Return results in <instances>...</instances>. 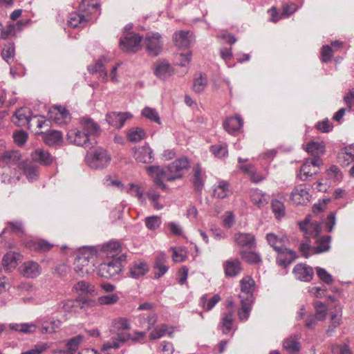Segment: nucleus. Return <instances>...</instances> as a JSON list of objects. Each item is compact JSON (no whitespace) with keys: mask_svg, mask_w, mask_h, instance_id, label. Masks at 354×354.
Returning a JSON list of instances; mask_svg holds the SVG:
<instances>
[{"mask_svg":"<svg viewBox=\"0 0 354 354\" xmlns=\"http://www.w3.org/2000/svg\"><path fill=\"white\" fill-rule=\"evenodd\" d=\"M125 254H121L117 258L107 259L100 264L98 274L106 279L114 277L122 271V261H125Z\"/></svg>","mask_w":354,"mask_h":354,"instance_id":"3","label":"nucleus"},{"mask_svg":"<svg viewBox=\"0 0 354 354\" xmlns=\"http://www.w3.org/2000/svg\"><path fill=\"white\" fill-rule=\"evenodd\" d=\"M131 338V334L128 333H122L117 335L116 337H113L111 342L104 344L102 346V350L107 348H118L122 344L127 342Z\"/></svg>","mask_w":354,"mask_h":354,"instance_id":"33","label":"nucleus"},{"mask_svg":"<svg viewBox=\"0 0 354 354\" xmlns=\"http://www.w3.org/2000/svg\"><path fill=\"white\" fill-rule=\"evenodd\" d=\"M32 120L31 111L26 107H22L17 109L12 118V122L17 126L20 127L27 125L28 128H30V126L32 125Z\"/></svg>","mask_w":354,"mask_h":354,"instance_id":"19","label":"nucleus"},{"mask_svg":"<svg viewBox=\"0 0 354 354\" xmlns=\"http://www.w3.org/2000/svg\"><path fill=\"white\" fill-rule=\"evenodd\" d=\"M133 157L136 161L145 164L151 163L154 160L153 150L148 144L136 148Z\"/></svg>","mask_w":354,"mask_h":354,"instance_id":"20","label":"nucleus"},{"mask_svg":"<svg viewBox=\"0 0 354 354\" xmlns=\"http://www.w3.org/2000/svg\"><path fill=\"white\" fill-rule=\"evenodd\" d=\"M129 328L130 324L129 320L126 318L120 317L113 321L111 331L118 335L119 333H124L123 330Z\"/></svg>","mask_w":354,"mask_h":354,"instance_id":"43","label":"nucleus"},{"mask_svg":"<svg viewBox=\"0 0 354 354\" xmlns=\"http://www.w3.org/2000/svg\"><path fill=\"white\" fill-rule=\"evenodd\" d=\"M141 115L151 122H156L158 124H161L159 114L155 109L146 106L142 110Z\"/></svg>","mask_w":354,"mask_h":354,"instance_id":"52","label":"nucleus"},{"mask_svg":"<svg viewBox=\"0 0 354 354\" xmlns=\"http://www.w3.org/2000/svg\"><path fill=\"white\" fill-rule=\"evenodd\" d=\"M165 257L164 254L158 256L153 266L154 278L159 279L162 277L168 270L169 268L165 264Z\"/></svg>","mask_w":354,"mask_h":354,"instance_id":"38","label":"nucleus"},{"mask_svg":"<svg viewBox=\"0 0 354 354\" xmlns=\"http://www.w3.org/2000/svg\"><path fill=\"white\" fill-rule=\"evenodd\" d=\"M76 291H81L82 292L91 293L95 291V287L90 283L85 281H80L73 286Z\"/></svg>","mask_w":354,"mask_h":354,"instance_id":"59","label":"nucleus"},{"mask_svg":"<svg viewBox=\"0 0 354 354\" xmlns=\"http://www.w3.org/2000/svg\"><path fill=\"white\" fill-rule=\"evenodd\" d=\"M88 303L86 299H66L62 300L57 304V310L68 313H77L83 309Z\"/></svg>","mask_w":354,"mask_h":354,"instance_id":"11","label":"nucleus"},{"mask_svg":"<svg viewBox=\"0 0 354 354\" xmlns=\"http://www.w3.org/2000/svg\"><path fill=\"white\" fill-rule=\"evenodd\" d=\"M81 126L82 130L86 132L88 136H96L101 131L100 127L91 118H83L81 119Z\"/></svg>","mask_w":354,"mask_h":354,"instance_id":"28","label":"nucleus"},{"mask_svg":"<svg viewBox=\"0 0 354 354\" xmlns=\"http://www.w3.org/2000/svg\"><path fill=\"white\" fill-rule=\"evenodd\" d=\"M330 236H323L316 241V245L313 247V254H320L328 252L330 249Z\"/></svg>","mask_w":354,"mask_h":354,"instance_id":"39","label":"nucleus"},{"mask_svg":"<svg viewBox=\"0 0 354 354\" xmlns=\"http://www.w3.org/2000/svg\"><path fill=\"white\" fill-rule=\"evenodd\" d=\"M315 313L313 314L319 320H324L327 315V308L324 304L320 301H316L313 304Z\"/></svg>","mask_w":354,"mask_h":354,"instance_id":"54","label":"nucleus"},{"mask_svg":"<svg viewBox=\"0 0 354 354\" xmlns=\"http://www.w3.org/2000/svg\"><path fill=\"white\" fill-rule=\"evenodd\" d=\"M342 319V310L330 314L331 324L328 326L327 333H333L335 328L340 325Z\"/></svg>","mask_w":354,"mask_h":354,"instance_id":"55","label":"nucleus"},{"mask_svg":"<svg viewBox=\"0 0 354 354\" xmlns=\"http://www.w3.org/2000/svg\"><path fill=\"white\" fill-rule=\"evenodd\" d=\"M231 193L230 184L223 180H219L213 186V196L218 198H225Z\"/></svg>","mask_w":354,"mask_h":354,"instance_id":"36","label":"nucleus"},{"mask_svg":"<svg viewBox=\"0 0 354 354\" xmlns=\"http://www.w3.org/2000/svg\"><path fill=\"white\" fill-rule=\"evenodd\" d=\"M234 241L239 246L249 249L254 248L257 245L255 236L252 233H237L234 235Z\"/></svg>","mask_w":354,"mask_h":354,"instance_id":"24","label":"nucleus"},{"mask_svg":"<svg viewBox=\"0 0 354 354\" xmlns=\"http://www.w3.org/2000/svg\"><path fill=\"white\" fill-rule=\"evenodd\" d=\"M317 274L320 280L326 284H331L333 282V277L324 268L320 267L315 268Z\"/></svg>","mask_w":354,"mask_h":354,"instance_id":"63","label":"nucleus"},{"mask_svg":"<svg viewBox=\"0 0 354 354\" xmlns=\"http://www.w3.org/2000/svg\"><path fill=\"white\" fill-rule=\"evenodd\" d=\"M234 322L232 313H228L223 315L221 324L223 328V333L227 334L231 330Z\"/></svg>","mask_w":354,"mask_h":354,"instance_id":"60","label":"nucleus"},{"mask_svg":"<svg viewBox=\"0 0 354 354\" xmlns=\"http://www.w3.org/2000/svg\"><path fill=\"white\" fill-rule=\"evenodd\" d=\"M147 53L149 56L157 57L162 50L163 41L160 33L149 32L146 33L143 39Z\"/></svg>","mask_w":354,"mask_h":354,"instance_id":"5","label":"nucleus"},{"mask_svg":"<svg viewBox=\"0 0 354 354\" xmlns=\"http://www.w3.org/2000/svg\"><path fill=\"white\" fill-rule=\"evenodd\" d=\"M243 124V119L236 115L235 117H230L226 119L223 122V127L229 133H235L239 131Z\"/></svg>","mask_w":354,"mask_h":354,"instance_id":"31","label":"nucleus"},{"mask_svg":"<svg viewBox=\"0 0 354 354\" xmlns=\"http://www.w3.org/2000/svg\"><path fill=\"white\" fill-rule=\"evenodd\" d=\"M189 167V161L187 158L182 157L176 159L169 164L165 169V172L168 175L167 176V181H173L176 179L183 178V171L188 169Z\"/></svg>","mask_w":354,"mask_h":354,"instance_id":"6","label":"nucleus"},{"mask_svg":"<svg viewBox=\"0 0 354 354\" xmlns=\"http://www.w3.org/2000/svg\"><path fill=\"white\" fill-rule=\"evenodd\" d=\"M24 175L26 176L28 180H35L39 176L38 167L32 165V163L21 162L19 165Z\"/></svg>","mask_w":354,"mask_h":354,"instance_id":"37","label":"nucleus"},{"mask_svg":"<svg viewBox=\"0 0 354 354\" xmlns=\"http://www.w3.org/2000/svg\"><path fill=\"white\" fill-rule=\"evenodd\" d=\"M67 140L70 143L77 146L83 147L84 148H91L93 146L94 142H92L88 134L83 130L71 129L67 133Z\"/></svg>","mask_w":354,"mask_h":354,"instance_id":"9","label":"nucleus"},{"mask_svg":"<svg viewBox=\"0 0 354 354\" xmlns=\"http://www.w3.org/2000/svg\"><path fill=\"white\" fill-rule=\"evenodd\" d=\"M309 189L306 185L295 187L290 194L291 201L296 205H305L310 201Z\"/></svg>","mask_w":354,"mask_h":354,"instance_id":"15","label":"nucleus"},{"mask_svg":"<svg viewBox=\"0 0 354 354\" xmlns=\"http://www.w3.org/2000/svg\"><path fill=\"white\" fill-rule=\"evenodd\" d=\"M20 274L26 279H35L41 272V266L35 261L24 262L19 268Z\"/></svg>","mask_w":354,"mask_h":354,"instance_id":"13","label":"nucleus"},{"mask_svg":"<svg viewBox=\"0 0 354 354\" xmlns=\"http://www.w3.org/2000/svg\"><path fill=\"white\" fill-rule=\"evenodd\" d=\"M250 196L252 203L259 207L268 204L270 200L269 196L259 189H251Z\"/></svg>","mask_w":354,"mask_h":354,"instance_id":"34","label":"nucleus"},{"mask_svg":"<svg viewBox=\"0 0 354 354\" xmlns=\"http://www.w3.org/2000/svg\"><path fill=\"white\" fill-rule=\"evenodd\" d=\"M207 78L202 74H200V76L194 79L193 90L196 93H201L204 91L205 86H207Z\"/></svg>","mask_w":354,"mask_h":354,"instance_id":"56","label":"nucleus"},{"mask_svg":"<svg viewBox=\"0 0 354 354\" xmlns=\"http://www.w3.org/2000/svg\"><path fill=\"white\" fill-rule=\"evenodd\" d=\"M210 151L215 156L220 158L225 157L228 152L225 144L212 145L210 147Z\"/></svg>","mask_w":354,"mask_h":354,"instance_id":"62","label":"nucleus"},{"mask_svg":"<svg viewBox=\"0 0 354 354\" xmlns=\"http://www.w3.org/2000/svg\"><path fill=\"white\" fill-rule=\"evenodd\" d=\"M338 158L340 161H347L346 165L354 161V147H346L344 152L339 154Z\"/></svg>","mask_w":354,"mask_h":354,"instance_id":"64","label":"nucleus"},{"mask_svg":"<svg viewBox=\"0 0 354 354\" xmlns=\"http://www.w3.org/2000/svg\"><path fill=\"white\" fill-rule=\"evenodd\" d=\"M49 118L53 120L57 124H61L65 122L69 116V113L65 107L61 106H55L48 112Z\"/></svg>","mask_w":354,"mask_h":354,"instance_id":"29","label":"nucleus"},{"mask_svg":"<svg viewBox=\"0 0 354 354\" xmlns=\"http://www.w3.org/2000/svg\"><path fill=\"white\" fill-rule=\"evenodd\" d=\"M61 322L54 319H48L43 321L41 324V333L43 334L53 333L60 326Z\"/></svg>","mask_w":354,"mask_h":354,"instance_id":"41","label":"nucleus"},{"mask_svg":"<svg viewBox=\"0 0 354 354\" xmlns=\"http://www.w3.org/2000/svg\"><path fill=\"white\" fill-rule=\"evenodd\" d=\"M240 286L241 294L239 295L240 300H245L249 301V302H253V293L255 286V282L254 279L250 276H246L241 280Z\"/></svg>","mask_w":354,"mask_h":354,"instance_id":"12","label":"nucleus"},{"mask_svg":"<svg viewBox=\"0 0 354 354\" xmlns=\"http://www.w3.org/2000/svg\"><path fill=\"white\" fill-rule=\"evenodd\" d=\"M276 262L278 266L286 268L297 259V255L293 250L289 249L286 245L277 252Z\"/></svg>","mask_w":354,"mask_h":354,"instance_id":"14","label":"nucleus"},{"mask_svg":"<svg viewBox=\"0 0 354 354\" xmlns=\"http://www.w3.org/2000/svg\"><path fill=\"white\" fill-rule=\"evenodd\" d=\"M85 160L89 167L100 169L107 167L111 161V156L105 149L97 148L93 151L88 152Z\"/></svg>","mask_w":354,"mask_h":354,"instance_id":"4","label":"nucleus"},{"mask_svg":"<svg viewBox=\"0 0 354 354\" xmlns=\"http://www.w3.org/2000/svg\"><path fill=\"white\" fill-rule=\"evenodd\" d=\"M149 271L147 263L142 261H135L129 268V274L131 277L138 279L144 276Z\"/></svg>","mask_w":354,"mask_h":354,"instance_id":"35","label":"nucleus"},{"mask_svg":"<svg viewBox=\"0 0 354 354\" xmlns=\"http://www.w3.org/2000/svg\"><path fill=\"white\" fill-rule=\"evenodd\" d=\"M17 265V261L15 252H10L3 256L2 266L6 272H10L16 268Z\"/></svg>","mask_w":354,"mask_h":354,"instance_id":"40","label":"nucleus"},{"mask_svg":"<svg viewBox=\"0 0 354 354\" xmlns=\"http://www.w3.org/2000/svg\"><path fill=\"white\" fill-rule=\"evenodd\" d=\"M292 274L296 279L309 282L313 277L314 270L311 266L306 263H298L294 267Z\"/></svg>","mask_w":354,"mask_h":354,"instance_id":"16","label":"nucleus"},{"mask_svg":"<svg viewBox=\"0 0 354 354\" xmlns=\"http://www.w3.org/2000/svg\"><path fill=\"white\" fill-rule=\"evenodd\" d=\"M53 245L45 240L31 241L28 243V247L31 250L40 252H46L53 248Z\"/></svg>","mask_w":354,"mask_h":354,"instance_id":"48","label":"nucleus"},{"mask_svg":"<svg viewBox=\"0 0 354 354\" xmlns=\"http://www.w3.org/2000/svg\"><path fill=\"white\" fill-rule=\"evenodd\" d=\"M273 213L277 218L282 217L285 214V207L283 203L279 200H273L271 203Z\"/></svg>","mask_w":354,"mask_h":354,"instance_id":"58","label":"nucleus"},{"mask_svg":"<svg viewBox=\"0 0 354 354\" xmlns=\"http://www.w3.org/2000/svg\"><path fill=\"white\" fill-rule=\"evenodd\" d=\"M174 44L179 48H188L193 42L192 33L189 31L180 30L173 35Z\"/></svg>","mask_w":354,"mask_h":354,"instance_id":"23","label":"nucleus"},{"mask_svg":"<svg viewBox=\"0 0 354 354\" xmlns=\"http://www.w3.org/2000/svg\"><path fill=\"white\" fill-rule=\"evenodd\" d=\"M153 71L155 76L162 81L167 80L174 73L173 66L164 59H159L153 64Z\"/></svg>","mask_w":354,"mask_h":354,"instance_id":"10","label":"nucleus"},{"mask_svg":"<svg viewBox=\"0 0 354 354\" xmlns=\"http://www.w3.org/2000/svg\"><path fill=\"white\" fill-rule=\"evenodd\" d=\"M325 148L323 142L312 141L306 145V151L313 156L310 159H321V156L325 152Z\"/></svg>","mask_w":354,"mask_h":354,"instance_id":"30","label":"nucleus"},{"mask_svg":"<svg viewBox=\"0 0 354 354\" xmlns=\"http://www.w3.org/2000/svg\"><path fill=\"white\" fill-rule=\"evenodd\" d=\"M21 158V153L19 151H6L2 155L1 160L8 165L17 164Z\"/></svg>","mask_w":354,"mask_h":354,"instance_id":"47","label":"nucleus"},{"mask_svg":"<svg viewBox=\"0 0 354 354\" xmlns=\"http://www.w3.org/2000/svg\"><path fill=\"white\" fill-rule=\"evenodd\" d=\"M148 174L154 178V183L162 189L167 190L168 187L163 183L164 180H167V172L165 169L158 165H151L146 168Z\"/></svg>","mask_w":354,"mask_h":354,"instance_id":"17","label":"nucleus"},{"mask_svg":"<svg viewBox=\"0 0 354 354\" xmlns=\"http://www.w3.org/2000/svg\"><path fill=\"white\" fill-rule=\"evenodd\" d=\"M283 347L290 353H295L299 350V343L292 338H287L283 342Z\"/></svg>","mask_w":354,"mask_h":354,"instance_id":"57","label":"nucleus"},{"mask_svg":"<svg viewBox=\"0 0 354 354\" xmlns=\"http://www.w3.org/2000/svg\"><path fill=\"white\" fill-rule=\"evenodd\" d=\"M9 328L12 330L28 334L34 333L37 328V325L32 323H11L9 324Z\"/></svg>","mask_w":354,"mask_h":354,"instance_id":"42","label":"nucleus"},{"mask_svg":"<svg viewBox=\"0 0 354 354\" xmlns=\"http://www.w3.org/2000/svg\"><path fill=\"white\" fill-rule=\"evenodd\" d=\"M31 158L33 161L44 166L50 165L54 160V157L48 151L42 149H37L32 151Z\"/></svg>","mask_w":354,"mask_h":354,"instance_id":"25","label":"nucleus"},{"mask_svg":"<svg viewBox=\"0 0 354 354\" xmlns=\"http://www.w3.org/2000/svg\"><path fill=\"white\" fill-rule=\"evenodd\" d=\"M205 179L206 176L205 171L203 170L201 165L197 164L193 167V176L191 179V182L196 192H201L203 190Z\"/></svg>","mask_w":354,"mask_h":354,"instance_id":"21","label":"nucleus"},{"mask_svg":"<svg viewBox=\"0 0 354 354\" xmlns=\"http://www.w3.org/2000/svg\"><path fill=\"white\" fill-rule=\"evenodd\" d=\"M39 133L40 134L41 133ZM41 133L43 134L44 142L48 146L57 145L62 141L63 134L59 131L50 130Z\"/></svg>","mask_w":354,"mask_h":354,"instance_id":"32","label":"nucleus"},{"mask_svg":"<svg viewBox=\"0 0 354 354\" xmlns=\"http://www.w3.org/2000/svg\"><path fill=\"white\" fill-rule=\"evenodd\" d=\"M95 252L91 249H84L80 252L74 261V270L80 276L84 277L94 272Z\"/></svg>","mask_w":354,"mask_h":354,"instance_id":"2","label":"nucleus"},{"mask_svg":"<svg viewBox=\"0 0 354 354\" xmlns=\"http://www.w3.org/2000/svg\"><path fill=\"white\" fill-rule=\"evenodd\" d=\"M240 256L249 264H259L262 262L260 254L255 252L242 250L240 252Z\"/></svg>","mask_w":354,"mask_h":354,"instance_id":"45","label":"nucleus"},{"mask_svg":"<svg viewBox=\"0 0 354 354\" xmlns=\"http://www.w3.org/2000/svg\"><path fill=\"white\" fill-rule=\"evenodd\" d=\"M266 239L269 245L272 247L275 252L285 247L288 242L286 236H279L274 233H268L266 236Z\"/></svg>","mask_w":354,"mask_h":354,"instance_id":"26","label":"nucleus"},{"mask_svg":"<svg viewBox=\"0 0 354 354\" xmlns=\"http://www.w3.org/2000/svg\"><path fill=\"white\" fill-rule=\"evenodd\" d=\"M83 340L84 336L82 335H78L69 339L66 343V351L64 352L66 354H75Z\"/></svg>","mask_w":354,"mask_h":354,"instance_id":"44","label":"nucleus"},{"mask_svg":"<svg viewBox=\"0 0 354 354\" xmlns=\"http://www.w3.org/2000/svg\"><path fill=\"white\" fill-rule=\"evenodd\" d=\"M225 275L227 277H234L242 271L241 261L238 259H227L223 263Z\"/></svg>","mask_w":354,"mask_h":354,"instance_id":"22","label":"nucleus"},{"mask_svg":"<svg viewBox=\"0 0 354 354\" xmlns=\"http://www.w3.org/2000/svg\"><path fill=\"white\" fill-rule=\"evenodd\" d=\"M142 37L138 33L127 32L120 39V48L127 53H136L141 48Z\"/></svg>","mask_w":354,"mask_h":354,"instance_id":"7","label":"nucleus"},{"mask_svg":"<svg viewBox=\"0 0 354 354\" xmlns=\"http://www.w3.org/2000/svg\"><path fill=\"white\" fill-rule=\"evenodd\" d=\"M322 159H306L300 168L299 178L305 181L310 179L320 171Z\"/></svg>","mask_w":354,"mask_h":354,"instance_id":"8","label":"nucleus"},{"mask_svg":"<svg viewBox=\"0 0 354 354\" xmlns=\"http://www.w3.org/2000/svg\"><path fill=\"white\" fill-rule=\"evenodd\" d=\"M299 227L306 234L312 237L318 236L322 231L321 225L317 222L310 223L308 217L299 223Z\"/></svg>","mask_w":354,"mask_h":354,"instance_id":"27","label":"nucleus"},{"mask_svg":"<svg viewBox=\"0 0 354 354\" xmlns=\"http://www.w3.org/2000/svg\"><path fill=\"white\" fill-rule=\"evenodd\" d=\"M145 131L140 127L132 128L127 133L128 139L133 142H138L145 138Z\"/></svg>","mask_w":354,"mask_h":354,"instance_id":"50","label":"nucleus"},{"mask_svg":"<svg viewBox=\"0 0 354 354\" xmlns=\"http://www.w3.org/2000/svg\"><path fill=\"white\" fill-rule=\"evenodd\" d=\"M128 192L131 196L137 197L140 203H145V198L144 196V190L140 185L129 183Z\"/></svg>","mask_w":354,"mask_h":354,"instance_id":"49","label":"nucleus"},{"mask_svg":"<svg viewBox=\"0 0 354 354\" xmlns=\"http://www.w3.org/2000/svg\"><path fill=\"white\" fill-rule=\"evenodd\" d=\"M161 219L158 216H148L145 218V225L150 230H155L161 225Z\"/></svg>","mask_w":354,"mask_h":354,"instance_id":"61","label":"nucleus"},{"mask_svg":"<svg viewBox=\"0 0 354 354\" xmlns=\"http://www.w3.org/2000/svg\"><path fill=\"white\" fill-rule=\"evenodd\" d=\"M132 118L129 112H111L106 115V120L108 124L115 128H122L126 121Z\"/></svg>","mask_w":354,"mask_h":354,"instance_id":"18","label":"nucleus"},{"mask_svg":"<svg viewBox=\"0 0 354 354\" xmlns=\"http://www.w3.org/2000/svg\"><path fill=\"white\" fill-rule=\"evenodd\" d=\"M120 250V244L118 241H110L102 245V250L107 256L113 258H117L116 254Z\"/></svg>","mask_w":354,"mask_h":354,"instance_id":"46","label":"nucleus"},{"mask_svg":"<svg viewBox=\"0 0 354 354\" xmlns=\"http://www.w3.org/2000/svg\"><path fill=\"white\" fill-rule=\"evenodd\" d=\"M100 13L98 3H90L86 0H82L79 6V12L70 15L68 23L73 28H82L91 21H93Z\"/></svg>","mask_w":354,"mask_h":354,"instance_id":"1","label":"nucleus"},{"mask_svg":"<svg viewBox=\"0 0 354 354\" xmlns=\"http://www.w3.org/2000/svg\"><path fill=\"white\" fill-rule=\"evenodd\" d=\"M221 297L218 295H214L210 299H208L206 295L201 298L200 305L207 310H212L215 305L220 301Z\"/></svg>","mask_w":354,"mask_h":354,"instance_id":"51","label":"nucleus"},{"mask_svg":"<svg viewBox=\"0 0 354 354\" xmlns=\"http://www.w3.org/2000/svg\"><path fill=\"white\" fill-rule=\"evenodd\" d=\"M241 308L238 311V315L241 321H246L250 316L251 310V305L253 302H249V301L240 300Z\"/></svg>","mask_w":354,"mask_h":354,"instance_id":"53","label":"nucleus"}]
</instances>
